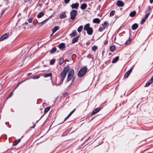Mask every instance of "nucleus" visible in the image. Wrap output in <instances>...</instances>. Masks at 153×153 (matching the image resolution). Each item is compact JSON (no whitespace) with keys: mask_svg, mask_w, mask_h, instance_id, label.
Instances as JSON below:
<instances>
[{"mask_svg":"<svg viewBox=\"0 0 153 153\" xmlns=\"http://www.w3.org/2000/svg\"><path fill=\"white\" fill-rule=\"evenodd\" d=\"M69 69V67L68 66H66L64 68L63 71L60 74V82L58 84V85L61 84L63 83V81Z\"/></svg>","mask_w":153,"mask_h":153,"instance_id":"nucleus-1","label":"nucleus"},{"mask_svg":"<svg viewBox=\"0 0 153 153\" xmlns=\"http://www.w3.org/2000/svg\"><path fill=\"white\" fill-rule=\"evenodd\" d=\"M68 72L67 81L69 82L71 80H72V82H73L74 79V78L73 77L74 74V71L73 69H70L69 67V69Z\"/></svg>","mask_w":153,"mask_h":153,"instance_id":"nucleus-2","label":"nucleus"},{"mask_svg":"<svg viewBox=\"0 0 153 153\" xmlns=\"http://www.w3.org/2000/svg\"><path fill=\"white\" fill-rule=\"evenodd\" d=\"M90 24L87 23L84 26V30L87 31V33L90 35H92L93 32V30L92 27H90Z\"/></svg>","mask_w":153,"mask_h":153,"instance_id":"nucleus-3","label":"nucleus"},{"mask_svg":"<svg viewBox=\"0 0 153 153\" xmlns=\"http://www.w3.org/2000/svg\"><path fill=\"white\" fill-rule=\"evenodd\" d=\"M87 71V68L86 67H84L81 68L78 72V75L79 77L83 76Z\"/></svg>","mask_w":153,"mask_h":153,"instance_id":"nucleus-4","label":"nucleus"},{"mask_svg":"<svg viewBox=\"0 0 153 153\" xmlns=\"http://www.w3.org/2000/svg\"><path fill=\"white\" fill-rule=\"evenodd\" d=\"M77 14V11L76 10H73L70 13V18L71 20L75 19Z\"/></svg>","mask_w":153,"mask_h":153,"instance_id":"nucleus-5","label":"nucleus"},{"mask_svg":"<svg viewBox=\"0 0 153 153\" xmlns=\"http://www.w3.org/2000/svg\"><path fill=\"white\" fill-rule=\"evenodd\" d=\"M9 36V33H7L5 34H4L0 38V41H3L8 38Z\"/></svg>","mask_w":153,"mask_h":153,"instance_id":"nucleus-6","label":"nucleus"},{"mask_svg":"<svg viewBox=\"0 0 153 153\" xmlns=\"http://www.w3.org/2000/svg\"><path fill=\"white\" fill-rule=\"evenodd\" d=\"M60 50H64L65 48V44L64 43H61L59 44L58 46Z\"/></svg>","mask_w":153,"mask_h":153,"instance_id":"nucleus-7","label":"nucleus"},{"mask_svg":"<svg viewBox=\"0 0 153 153\" xmlns=\"http://www.w3.org/2000/svg\"><path fill=\"white\" fill-rule=\"evenodd\" d=\"M153 82V75L152 76L150 80L147 82L145 85L144 86V87H147L150 85Z\"/></svg>","mask_w":153,"mask_h":153,"instance_id":"nucleus-8","label":"nucleus"},{"mask_svg":"<svg viewBox=\"0 0 153 153\" xmlns=\"http://www.w3.org/2000/svg\"><path fill=\"white\" fill-rule=\"evenodd\" d=\"M116 5L118 7H122L124 5L123 2L121 0H118L116 3Z\"/></svg>","mask_w":153,"mask_h":153,"instance_id":"nucleus-9","label":"nucleus"},{"mask_svg":"<svg viewBox=\"0 0 153 153\" xmlns=\"http://www.w3.org/2000/svg\"><path fill=\"white\" fill-rule=\"evenodd\" d=\"M132 70L133 68H131L125 74L124 76L125 78H127L128 77Z\"/></svg>","mask_w":153,"mask_h":153,"instance_id":"nucleus-10","label":"nucleus"},{"mask_svg":"<svg viewBox=\"0 0 153 153\" xmlns=\"http://www.w3.org/2000/svg\"><path fill=\"white\" fill-rule=\"evenodd\" d=\"M101 110V108L100 107H98L95 109L91 113V115H93L96 114L97 113L100 111Z\"/></svg>","mask_w":153,"mask_h":153,"instance_id":"nucleus-11","label":"nucleus"},{"mask_svg":"<svg viewBox=\"0 0 153 153\" xmlns=\"http://www.w3.org/2000/svg\"><path fill=\"white\" fill-rule=\"evenodd\" d=\"M71 6L72 9H77L79 6V4L77 3L73 4Z\"/></svg>","mask_w":153,"mask_h":153,"instance_id":"nucleus-12","label":"nucleus"},{"mask_svg":"<svg viewBox=\"0 0 153 153\" xmlns=\"http://www.w3.org/2000/svg\"><path fill=\"white\" fill-rule=\"evenodd\" d=\"M150 14V13H148V14H146V16L141 21V24H143L145 22L146 19H147L149 16Z\"/></svg>","mask_w":153,"mask_h":153,"instance_id":"nucleus-13","label":"nucleus"},{"mask_svg":"<svg viewBox=\"0 0 153 153\" xmlns=\"http://www.w3.org/2000/svg\"><path fill=\"white\" fill-rule=\"evenodd\" d=\"M79 37V36H77L75 37H74L72 40V43H74L77 42L78 40V39Z\"/></svg>","mask_w":153,"mask_h":153,"instance_id":"nucleus-14","label":"nucleus"},{"mask_svg":"<svg viewBox=\"0 0 153 153\" xmlns=\"http://www.w3.org/2000/svg\"><path fill=\"white\" fill-rule=\"evenodd\" d=\"M66 16V15L65 12H62L60 15V17L61 19H63L65 18Z\"/></svg>","mask_w":153,"mask_h":153,"instance_id":"nucleus-15","label":"nucleus"},{"mask_svg":"<svg viewBox=\"0 0 153 153\" xmlns=\"http://www.w3.org/2000/svg\"><path fill=\"white\" fill-rule=\"evenodd\" d=\"M138 25L137 23H134L133 24L131 27L132 29L133 30H136L138 27Z\"/></svg>","mask_w":153,"mask_h":153,"instance_id":"nucleus-16","label":"nucleus"},{"mask_svg":"<svg viewBox=\"0 0 153 153\" xmlns=\"http://www.w3.org/2000/svg\"><path fill=\"white\" fill-rule=\"evenodd\" d=\"M102 26L100 27L99 29V31L101 32L104 30L106 27V26L104 25L103 24H102Z\"/></svg>","mask_w":153,"mask_h":153,"instance_id":"nucleus-17","label":"nucleus"},{"mask_svg":"<svg viewBox=\"0 0 153 153\" xmlns=\"http://www.w3.org/2000/svg\"><path fill=\"white\" fill-rule=\"evenodd\" d=\"M21 139H21H19L14 141L13 142V146H16L18 144V143L20 141Z\"/></svg>","mask_w":153,"mask_h":153,"instance_id":"nucleus-18","label":"nucleus"},{"mask_svg":"<svg viewBox=\"0 0 153 153\" xmlns=\"http://www.w3.org/2000/svg\"><path fill=\"white\" fill-rule=\"evenodd\" d=\"M59 27L58 26H56L54 27L52 29V31L53 33H54L56 32L57 30H59Z\"/></svg>","mask_w":153,"mask_h":153,"instance_id":"nucleus-19","label":"nucleus"},{"mask_svg":"<svg viewBox=\"0 0 153 153\" xmlns=\"http://www.w3.org/2000/svg\"><path fill=\"white\" fill-rule=\"evenodd\" d=\"M94 23L99 24L100 22V20L98 18L94 19L93 21Z\"/></svg>","mask_w":153,"mask_h":153,"instance_id":"nucleus-20","label":"nucleus"},{"mask_svg":"<svg viewBox=\"0 0 153 153\" xmlns=\"http://www.w3.org/2000/svg\"><path fill=\"white\" fill-rule=\"evenodd\" d=\"M87 7V5L86 4H81L80 8L81 9L84 10Z\"/></svg>","mask_w":153,"mask_h":153,"instance_id":"nucleus-21","label":"nucleus"},{"mask_svg":"<svg viewBox=\"0 0 153 153\" xmlns=\"http://www.w3.org/2000/svg\"><path fill=\"white\" fill-rule=\"evenodd\" d=\"M116 48L114 45L111 46L109 48V50L111 51H114L116 50Z\"/></svg>","mask_w":153,"mask_h":153,"instance_id":"nucleus-22","label":"nucleus"},{"mask_svg":"<svg viewBox=\"0 0 153 153\" xmlns=\"http://www.w3.org/2000/svg\"><path fill=\"white\" fill-rule=\"evenodd\" d=\"M44 15V13L43 12H39L37 15V17L38 18H40L42 16H43Z\"/></svg>","mask_w":153,"mask_h":153,"instance_id":"nucleus-23","label":"nucleus"},{"mask_svg":"<svg viewBox=\"0 0 153 153\" xmlns=\"http://www.w3.org/2000/svg\"><path fill=\"white\" fill-rule=\"evenodd\" d=\"M57 50L56 48L55 47H53L52 49L51 50V51H50V53H54Z\"/></svg>","mask_w":153,"mask_h":153,"instance_id":"nucleus-24","label":"nucleus"},{"mask_svg":"<svg viewBox=\"0 0 153 153\" xmlns=\"http://www.w3.org/2000/svg\"><path fill=\"white\" fill-rule=\"evenodd\" d=\"M52 75V74L51 73L45 74L43 75V77L45 78L48 77H51Z\"/></svg>","mask_w":153,"mask_h":153,"instance_id":"nucleus-25","label":"nucleus"},{"mask_svg":"<svg viewBox=\"0 0 153 153\" xmlns=\"http://www.w3.org/2000/svg\"><path fill=\"white\" fill-rule=\"evenodd\" d=\"M77 35V32L76 30L73 31V32L70 34V36L72 37L74 36Z\"/></svg>","mask_w":153,"mask_h":153,"instance_id":"nucleus-26","label":"nucleus"},{"mask_svg":"<svg viewBox=\"0 0 153 153\" xmlns=\"http://www.w3.org/2000/svg\"><path fill=\"white\" fill-rule=\"evenodd\" d=\"M136 14V12L135 11H134L130 13L129 16L131 17H133Z\"/></svg>","mask_w":153,"mask_h":153,"instance_id":"nucleus-27","label":"nucleus"},{"mask_svg":"<svg viewBox=\"0 0 153 153\" xmlns=\"http://www.w3.org/2000/svg\"><path fill=\"white\" fill-rule=\"evenodd\" d=\"M64 59L62 57H61L59 58V64L61 65L64 62Z\"/></svg>","mask_w":153,"mask_h":153,"instance_id":"nucleus-28","label":"nucleus"},{"mask_svg":"<svg viewBox=\"0 0 153 153\" xmlns=\"http://www.w3.org/2000/svg\"><path fill=\"white\" fill-rule=\"evenodd\" d=\"M83 29V26L81 25L79 27H78L77 29V31L79 33L81 32Z\"/></svg>","mask_w":153,"mask_h":153,"instance_id":"nucleus-29","label":"nucleus"},{"mask_svg":"<svg viewBox=\"0 0 153 153\" xmlns=\"http://www.w3.org/2000/svg\"><path fill=\"white\" fill-rule=\"evenodd\" d=\"M51 108V107H48L45 108L44 110V114H46L47 112H48V111L50 110Z\"/></svg>","mask_w":153,"mask_h":153,"instance_id":"nucleus-30","label":"nucleus"},{"mask_svg":"<svg viewBox=\"0 0 153 153\" xmlns=\"http://www.w3.org/2000/svg\"><path fill=\"white\" fill-rule=\"evenodd\" d=\"M119 60V57L116 56L114 58L112 61V63H114L116 62Z\"/></svg>","mask_w":153,"mask_h":153,"instance_id":"nucleus-31","label":"nucleus"},{"mask_svg":"<svg viewBox=\"0 0 153 153\" xmlns=\"http://www.w3.org/2000/svg\"><path fill=\"white\" fill-rule=\"evenodd\" d=\"M91 49L92 51H95L97 49V47L94 45L92 47Z\"/></svg>","mask_w":153,"mask_h":153,"instance_id":"nucleus-32","label":"nucleus"},{"mask_svg":"<svg viewBox=\"0 0 153 153\" xmlns=\"http://www.w3.org/2000/svg\"><path fill=\"white\" fill-rule=\"evenodd\" d=\"M50 17H51V16L49 18H48V19H46L45 20H44L43 21L41 22L40 23L41 24V25H43L45 23V22H47L48 21V20L50 19Z\"/></svg>","mask_w":153,"mask_h":153,"instance_id":"nucleus-33","label":"nucleus"},{"mask_svg":"<svg viewBox=\"0 0 153 153\" xmlns=\"http://www.w3.org/2000/svg\"><path fill=\"white\" fill-rule=\"evenodd\" d=\"M131 38H129L128 40H127L126 42L125 43V45H128L130 43V42Z\"/></svg>","mask_w":153,"mask_h":153,"instance_id":"nucleus-34","label":"nucleus"},{"mask_svg":"<svg viewBox=\"0 0 153 153\" xmlns=\"http://www.w3.org/2000/svg\"><path fill=\"white\" fill-rule=\"evenodd\" d=\"M55 59H52L50 61V64L51 65H53L55 62Z\"/></svg>","mask_w":153,"mask_h":153,"instance_id":"nucleus-35","label":"nucleus"},{"mask_svg":"<svg viewBox=\"0 0 153 153\" xmlns=\"http://www.w3.org/2000/svg\"><path fill=\"white\" fill-rule=\"evenodd\" d=\"M115 13V11L114 10L111 11L110 13V16H113L114 15Z\"/></svg>","mask_w":153,"mask_h":153,"instance_id":"nucleus-36","label":"nucleus"},{"mask_svg":"<svg viewBox=\"0 0 153 153\" xmlns=\"http://www.w3.org/2000/svg\"><path fill=\"white\" fill-rule=\"evenodd\" d=\"M40 77L39 75L38 76H35L32 78V79H39Z\"/></svg>","mask_w":153,"mask_h":153,"instance_id":"nucleus-37","label":"nucleus"},{"mask_svg":"<svg viewBox=\"0 0 153 153\" xmlns=\"http://www.w3.org/2000/svg\"><path fill=\"white\" fill-rule=\"evenodd\" d=\"M87 58L89 59L92 58V55L90 53H89L87 56Z\"/></svg>","mask_w":153,"mask_h":153,"instance_id":"nucleus-38","label":"nucleus"},{"mask_svg":"<svg viewBox=\"0 0 153 153\" xmlns=\"http://www.w3.org/2000/svg\"><path fill=\"white\" fill-rule=\"evenodd\" d=\"M102 24H103L104 25L106 26V27L109 25V24L106 22V21L105 22Z\"/></svg>","mask_w":153,"mask_h":153,"instance_id":"nucleus-39","label":"nucleus"},{"mask_svg":"<svg viewBox=\"0 0 153 153\" xmlns=\"http://www.w3.org/2000/svg\"><path fill=\"white\" fill-rule=\"evenodd\" d=\"M33 18H30L28 19V22L30 23H31L32 22Z\"/></svg>","mask_w":153,"mask_h":153,"instance_id":"nucleus-40","label":"nucleus"},{"mask_svg":"<svg viewBox=\"0 0 153 153\" xmlns=\"http://www.w3.org/2000/svg\"><path fill=\"white\" fill-rule=\"evenodd\" d=\"M68 92H66L64 93L63 94V95L64 97H66L68 95Z\"/></svg>","mask_w":153,"mask_h":153,"instance_id":"nucleus-41","label":"nucleus"},{"mask_svg":"<svg viewBox=\"0 0 153 153\" xmlns=\"http://www.w3.org/2000/svg\"><path fill=\"white\" fill-rule=\"evenodd\" d=\"M13 91L11 92L10 93V94H9V96H8V97H12V95H13Z\"/></svg>","mask_w":153,"mask_h":153,"instance_id":"nucleus-42","label":"nucleus"},{"mask_svg":"<svg viewBox=\"0 0 153 153\" xmlns=\"http://www.w3.org/2000/svg\"><path fill=\"white\" fill-rule=\"evenodd\" d=\"M68 131H65L63 134L62 135V136H65L66 135V134L67 133Z\"/></svg>","mask_w":153,"mask_h":153,"instance_id":"nucleus-43","label":"nucleus"},{"mask_svg":"<svg viewBox=\"0 0 153 153\" xmlns=\"http://www.w3.org/2000/svg\"><path fill=\"white\" fill-rule=\"evenodd\" d=\"M22 82H19L17 84V86H16V87L15 88V89H16L19 86V85H20Z\"/></svg>","mask_w":153,"mask_h":153,"instance_id":"nucleus-44","label":"nucleus"},{"mask_svg":"<svg viewBox=\"0 0 153 153\" xmlns=\"http://www.w3.org/2000/svg\"><path fill=\"white\" fill-rule=\"evenodd\" d=\"M76 109H74L69 114L71 115V114L75 111Z\"/></svg>","mask_w":153,"mask_h":153,"instance_id":"nucleus-45","label":"nucleus"},{"mask_svg":"<svg viewBox=\"0 0 153 153\" xmlns=\"http://www.w3.org/2000/svg\"><path fill=\"white\" fill-rule=\"evenodd\" d=\"M76 109H74L69 114L71 115V114L75 111Z\"/></svg>","mask_w":153,"mask_h":153,"instance_id":"nucleus-46","label":"nucleus"},{"mask_svg":"<svg viewBox=\"0 0 153 153\" xmlns=\"http://www.w3.org/2000/svg\"><path fill=\"white\" fill-rule=\"evenodd\" d=\"M70 0H64V2L65 3H68Z\"/></svg>","mask_w":153,"mask_h":153,"instance_id":"nucleus-47","label":"nucleus"},{"mask_svg":"<svg viewBox=\"0 0 153 153\" xmlns=\"http://www.w3.org/2000/svg\"><path fill=\"white\" fill-rule=\"evenodd\" d=\"M108 41L107 40H105L104 42V44L105 45H106L107 44Z\"/></svg>","mask_w":153,"mask_h":153,"instance_id":"nucleus-48","label":"nucleus"},{"mask_svg":"<svg viewBox=\"0 0 153 153\" xmlns=\"http://www.w3.org/2000/svg\"><path fill=\"white\" fill-rule=\"evenodd\" d=\"M69 117H68V116L64 120V121H66L67 119H68Z\"/></svg>","mask_w":153,"mask_h":153,"instance_id":"nucleus-49","label":"nucleus"},{"mask_svg":"<svg viewBox=\"0 0 153 153\" xmlns=\"http://www.w3.org/2000/svg\"><path fill=\"white\" fill-rule=\"evenodd\" d=\"M148 9L149 10H151L152 9V8H151V6H149L148 7Z\"/></svg>","mask_w":153,"mask_h":153,"instance_id":"nucleus-50","label":"nucleus"},{"mask_svg":"<svg viewBox=\"0 0 153 153\" xmlns=\"http://www.w3.org/2000/svg\"><path fill=\"white\" fill-rule=\"evenodd\" d=\"M153 2V0H150V2L151 3H152Z\"/></svg>","mask_w":153,"mask_h":153,"instance_id":"nucleus-51","label":"nucleus"},{"mask_svg":"<svg viewBox=\"0 0 153 153\" xmlns=\"http://www.w3.org/2000/svg\"><path fill=\"white\" fill-rule=\"evenodd\" d=\"M4 12H5V10H3V11L2 12V13H1V14H3L4 13Z\"/></svg>","mask_w":153,"mask_h":153,"instance_id":"nucleus-52","label":"nucleus"},{"mask_svg":"<svg viewBox=\"0 0 153 153\" xmlns=\"http://www.w3.org/2000/svg\"><path fill=\"white\" fill-rule=\"evenodd\" d=\"M25 25H27L28 24V23L27 22H25Z\"/></svg>","mask_w":153,"mask_h":153,"instance_id":"nucleus-53","label":"nucleus"},{"mask_svg":"<svg viewBox=\"0 0 153 153\" xmlns=\"http://www.w3.org/2000/svg\"><path fill=\"white\" fill-rule=\"evenodd\" d=\"M110 61V60H108V61H106V63H107L108 62H109Z\"/></svg>","mask_w":153,"mask_h":153,"instance_id":"nucleus-54","label":"nucleus"},{"mask_svg":"<svg viewBox=\"0 0 153 153\" xmlns=\"http://www.w3.org/2000/svg\"><path fill=\"white\" fill-rule=\"evenodd\" d=\"M31 74H32L31 73H28L27 74V75H30Z\"/></svg>","mask_w":153,"mask_h":153,"instance_id":"nucleus-55","label":"nucleus"},{"mask_svg":"<svg viewBox=\"0 0 153 153\" xmlns=\"http://www.w3.org/2000/svg\"><path fill=\"white\" fill-rule=\"evenodd\" d=\"M53 33H52V34H51V36H53Z\"/></svg>","mask_w":153,"mask_h":153,"instance_id":"nucleus-56","label":"nucleus"},{"mask_svg":"<svg viewBox=\"0 0 153 153\" xmlns=\"http://www.w3.org/2000/svg\"><path fill=\"white\" fill-rule=\"evenodd\" d=\"M71 115L70 114H69L68 115V117H70Z\"/></svg>","mask_w":153,"mask_h":153,"instance_id":"nucleus-57","label":"nucleus"},{"mask_svg":"<svg viewBox=\"0 0 153 153\" xmlns=\"http://www.w3.org/2000/svg\"><path fill=\"white\" fill-rule=\"evenodd\" d=\"M35 126H36V124H35L34 126L33 127H32V128H34Z\"/></svg>","mask_w":153,"mask_h":153,"instance_id":"nucleus-58","label":"nucleus"},{"mask_svg":"<svg viewBox=\"0 0 153 153\" xmlns=\"http://www.w3.org/2000/svg\"><path fill=\"white\" fill-rule=\"evenodd\" d=\"M43 116V115H42L41 117L40 118V119Z\"/></svg>","mask_w":153,"mask_h":153,"instance_id":"nucleus-59","label":"nucleus"},{"mask_svg":"<svg viewBox=\"0 0 153 153\" xmlns=\"http://www.w3.org/2000/svg\"><path fill=\"white\" fill-rule=\"evenodd\" d=\"M38 121H37L36 123H37Z\"/></svg>","mask_w":153,"mask_h":153,"instance_id":"nucleus-60","label":"nucleus"}]
</instances>
